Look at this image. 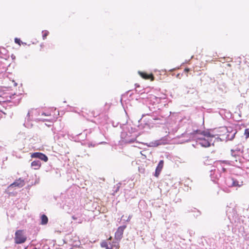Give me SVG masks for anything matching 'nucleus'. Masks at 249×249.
<instances>
[{
	"label": "nucleus",
	"mask_w": 249,
	"mask_h": 249,
	"mask_svg": "<svg viewBox=\"0 0 249 249\" xmlns=\"http://www.w3.org/2000/svg\"><path fill=\"white\" fill-rule=\"evenodd\" d=\"M202 131L201 130H199V129H196V130H194L193 131V132H191V134L193 137V138L194 139H196V134H201V132Z\"/></svg>",
	"instance_id": "obj_21"
},
{
	"label": "nucleus",
	"mask_w": 249,
	"mask_h": 249,
	"mask_svg": "<svg viewBox=\"0 0 249 249\" xmlns=\"http://www.w3.org/2000/svg\"><path fill=\"white\" fill-rule=\"evenodd\" d=\"M124 215H123L121 217V219L120 220H125V219H124Z\"/></svg>",
	"instance_id": "obj_41"
},
{
	"label": "nucleus",
	"mask_w": 249,
	"mask_h": 249,
	"mask_svg": "<svg viewBox=\"0 0 249 249\" xmlns=\"http://www.w3.org/2000/svg\"><path fill=\"white\" fill-rule=\"evenodd\" d=\"M120 241L114 240L112 242V244L111 245V247H112V248H115V249H119L120 248L119 242Z\"/></svg>",
	"instance_id": "obj_20"
},
{
	"label": "nucleus",
	"mask_w": 249,
	"mask_h": 249,
	"mask_svg": "<svg viewBox=\"0 0 249 249\" xmlns=\"http://www.w3.org/2000/svg\"><path fill=\"white\" fill-rule=\"evenodd\" d=\"M42 38H43V39H45L47 37V36H48L49 33L48 31L47 30H43L42 31Z\"/></svg>",
	"instance_id": "obj_25"
},
{
	"label": "nucleus",
	"mask_w": 249,
	"mask_h": 249,
	"mask_svg": "<svg viewBox=\"0 0 249 249\" xmlns=\"http://www.w3.org/2000/svg\"><path fill=\"white\" fill-rule=\"evenodd\" d=\"M135 89L141 88L140 86L138 84H135Z\"/></svg>",
	"instance_id": "obj_35"
},
{
	"label": "nucleus",
	"mask_w": 249,
	"mask_h": 249,
	"mask_svg": "<svg viewBox=\"0 0 249 249\" xmlns=\"http://www.w3.org/2000/svg\"><path fill=\"white\" fill-rule=\"evenodd\" d=\"M27 237L23 230L16 231L15 233V243L16 244H21L26 242Z\"/></svg>",
	"instance_id": "obj_4"
},
{
	"label": "nucleus",
	"mask_w": 249,
	"mask_h": 249,
	"mask_svg": "<svg viewBox=\"0 0 249 249\" xmlns=\"http://www.w3.org/2000/svg\"><path fill=\"white\" fill-rule=\"evenodd\" d=\"M236 134V131H235L233 134H232V135L231 136V137H230V136L228 135V137L229 138V140L230 141H232L234 138L235 135Z\"/></svg>",
	"instance_id": "obj_31"
},
{
	"label": "nucleus",
	"mask_w": 249,
	"mask_h": 249,
	"mask_svg": "<svg viewBox=\"0 0 249 249\" xmlns=\"http://www.w3.org/2000/svg\"><path fill=\"white\" fill-rule=\"evenodd\" d=\"M133 131V128L132 127H131V132H130V130H129V134H131Z\"/></svg>",
	"instance_id": "obj_39"
},
{
	"label": "nucleus",
	"mask_w": 249,
	"mask_h": 249,
	"mask_svg": "<svg viewBox=\"0 0 249 249\" xmlns=\"http://www.w3.org/2000/svg\"><path fill=\"white\" fill-rule=\"evenodd\" d=\"M16 94L14 93L10 96V98L12 99H14L16 98Z\"/></svg>",
	"instance_id": "obj_34"
},
{
	"label": "nucleus",
	"mask_w": 249,
	"mask_h": 249,
	"mask_svg": "<svg viewBox=\"0 0 249 249\" xmlns=\"http://www.w3.org/2000/svg\"><path fill=\"white\" fill-rule=\"evenodd\" d=\"M193 146L194 147H195V144H193Z\"/></svg>",
	"instance_id": "obj_50"
},
{
	"label": "nucleus",
	"mask_w": 249,
	"mask_h": 249,
	"mask_svg": "<svg viewBox=\"0 0 249 249\" xmlns=\"http://www.w3.org/2000/svg\"><path fill=\"white\" fill-rule=\"evenodd\" d=\"M240 155L243 152V146L241 144L238 145L237 147L234 149Z\"/></svg>",
	"instance_id": "obj_22"
},
{
	"label": "nucleus",
	"mask_w": 249,
	"mask_h": 249,
	"mask_svg": "<svg viewBox=\"0 0 249 249\" xmlns=\"http://www.w3.org/2000/svg\"><path fill=\"white\" fill-rule=\"evenodd\" d=\"M164 164V161L163 160H160L158 164V165L156 167L155 172L154 173V176L156 177H158L162 170V169L163 168Z\"/></svg>",
	"instance_id": "obj_11"
},
{
	"label": "nucleus",
	"mask_w": 249,
	"mask_h": 249,
	"mask_svg": "<svg viewBox=\"0 0 249 249\" xmlns=\"http://www.w3.org/2000/svg\"><path fill=\"white\" fill-rule=\"evenodd\" d=\"M247 163H248V165L249 166V160L247 162Z\"/></svg>",
	"instance_id": "obj_46"
},
{
	"label": "nucleus",
	"mask_w": 249,
	"mask_h": 249,
	"mask_svg": "<svg viewBox=\"0 0 249 249\" xmlns=\"http://www.w3.org/2000/svg\"><path fill=\"white\" fill-rule=\"evenodd\" d=\"M41 115H44V116H49V114H47V113H46L45 112H42Z\"/></svg>",
	"instance_id": "obj_38"
},
{
	"label": "nucleus",
	"mask_w": 249,
	"mask_h": 249,
	"mask_svg": "<svg viewBox=\"0 0 249 249\" xmlns=\"http://www.w3.org/2000/svg\"><path fill=\"white\" fill-rule=\"evenodd\" d=\"M177 138L179 139L180 138H185L184 139L179 141V143H180L189 142L191 139H194L191 133H187L186 132H184L180 135L177 136Z\"/></svg>",
	"instance_id": "obj_8"
},
{
	"label": "nucleus",
	"mask_w": 249,
	"mask_h": 249,
	"mask_svg": "<svg viewBox=\"0 0 249 249\" xmlns=\"http://www.w3.org/2000/svg\"><path fill=\"white\" fill-rule=\"evenodd\" d=\"M14 40H15V42L16 44H18L19 45H21V43H22V41H21L20 38H18V37H16Z\"/></svg>",
	"instance_id": "obj_28"
},
{
	"label": "nucleus",
	"mask_w": 249,
	"mask_h": 249,
	"mask_svg": "<svg viewBox=\"0 0 249 249\" xmlns=\"http://www.w3.org/2000/svg\"><path fill=\"white\" fill-rule=\"evenodd\" d=\"M39 178H38L37 179H36L35 182V184H38L39 183Z\"/></svg>",
	"instance_id": "obj_37"
},
{
	"label": "nucleus",
	"mask_w": 249,
	"mask_h": 249,
	"mask_svg": "<svg viewBox=\"0 0 249 249\" xmlns=\"http://www.w3.org/2000/svg\"><path fill=\"white\" fill-rule=\"evenodd\" d=\"M11 57L13 59H15V58H16V56L13 54L12 55Z\"/></svg>",
	"instance_id": "obj_40"
},
{
	"label": "nucleus",
	"mask_w": 249,
	"mask_h": 249,
	"mask_svg": "<svg viewBox=\"0 0 249 249\" xmlns=\"http://www.w3.org/2000/svg\"><path fill=\"white\" fill-rule=\"evenodd\" d=\"M168 139L167 136H165L161 138L160 140H158L153 142H151L149 143H144V144L146 145L148 147H157L159 145L162 144H167L168 142Z\"/></svg>",
	"instance_id": "obj_6"
},
{
	"label": "nucleus",
	"mask_w": 249,
	"mask_h": 249,
	"mask_svg": "<svg viewBox=\"0 0 249 249\" xmlns=\"http://www.w3.org/2000/svg\"><path fill=\"white\" fill-rule=\"evenodd\" d=\"M121 104L123 105V103H122V99H121Z\"/></svg>",
	"instance_id": "obj_47"
},
{
	"label": "nucleus",
	"mask_w": 249,
	"mask_h": 249,
	"mask_svg": "<svg viewBox=\"0 0 249 249\" xmlns=\"http://www.w3.org/2000/svg\"><path fill=\"white\" fill-rule=\"evenodd\" d=\"M100 245L102 248H105L106 249H107V248L108 247V245H107V243L106 241H104L102 242L101 243Z\"/></svg>",
	"instance_id": "obj_27"
},
{
	"label": "nucleus",
	"mask_w": 249,
	"mask_h": 249,
	"mask_svg": "<svg viewBox=\"0 0 249 249\" xmlns=\"http://www.w3.org/2000/svg\"><path fill=\"white\" fill-rule=\"evenodd\" d=\"M107 143L106 142H98V143H93L92 142H89L88 143V145H89V147H94L96 145H98V144H106Z\"/></svg>",
	"instance_id": "obj_23"
},
{
	"label": "nucleus",
	"mask_w": 249,
	"mask_h": 249,
	"mask_svg": "<svg viewBox=\"0 0 249 249\" xmlns=\"http://www.w3.org/2000/svg\"><path fill=\"white\" fill-rule=\"evenodd\" d=\"M17 85H18V84L17 83H16L15 82H14V86H17Z\"/></svg>",
	"instance_id": "obj_44"
},
{
	"label": "nucleus",
	"mask_w": 249,
	"mask_h": 249,
	"mask_svg": "<svg viewBox=\"0 0 249 249\" xmlns=\"http://www.w3.org/2000/svg\"><path fill=\"white\" fill-rule=\"evenodd\" d=\"M179 74H178L177 75V77H179Z\"/></svg>",
	"instance_id": "obj_49"
},
{
	"label": "nucleus",
	"mask_w": 249,
	"mask_h": 249,
	"mask_svg": "<svg viewBox=\"0 0 249 249\" xmlns=\"http://www.w3.org/2000/svg\"><path fill=\"white\" fill-rule=\"evenodd\" d=\"M25 185L24 180L20 178L11 184L8 188L13 187H22Z\"/></svg>",
	"instance_id": "obj_12"
},
{
	"label": "nucleus",
	"mask_w": 249,
	"mask_h": 249,
	"mask_svg": "<svg viewBox=\"0 0 249 249\" xmlns=\"http://www.w3.org/2000/svg\"><path fill=\"white\" fill-rule=\"evenodd\" d=\"M31 157L32 158L41 160L45 162L47 161L48 160V158L45 154L39 152H36L32 153Z\"/></svg>",
	"instance_id": "obj_9"
},
{
	"label": "nucleus",
	"mask_w": 249,
	"mask_h": 249,
	"mask_svg": "<svg viewBox=\"0 0 249 249\" xmlns=\"http://www.w3.org/2000/svg\"><path fill=\"white\" fill-rule=\"evenodd\" d=\"M140 88H138V89H135V92L138 93V94H140L142 96V98H145V89H139Z\"/></svg>",
	"instance_id": "obj_18"
},
{
	"label": "nucleus",
	"mask_w": 249,
	"mask_h": 249,
	"mask_svg": "<svg viewBox=\"0 0 249 249\" xmlns=\"http://www.w3.org/2000/svg\"><path fill=\"white\" fill-rule=\"evenodd\" d=\"M244 135L246 136V139H248L249 137V128L245 129Z\"/></svg>",
	"instance_id": "obj_29"
},
{
	"label": "nucleus",
	"mask_w": 249,
	"mask_h": 249,
	"mask_svg": "<svg viewBox=\"0 0 249 249\" xmlns=\"http://www.w3.org/2000/svg\"><path fill=\"white\" fill-rule=\"evenodd\" d=\"M106 249H113V248H112V247H108Z\"/></svg>",
	"instance_id": "obj_42"
},
{
	"label": "nucleus",
	"mask_w": 249,
	"mask_h": 249,
	"mask_svg": "<svg viewBox=\"0 0 249 249\" xmlns=\"http://www.w3.org/2000/svg\"><path fill=\"white\" fill-rule=\"evenodd\" d=\"M224 163L228 164V161L219 160V161H216L214 162V164H215V166L216 168H219V170H220V171L221 173V171H222V172L223 173L226 172L227 171V169L224 167L223 164H224Z\"/></svg>",
	"instance_id": "obj_10"
},
{
	"label": "nucleus",
	"mask_w": 249,
	"mask_h": 249,
	"mask_svg": "<svg viewBox=\"0 0 249 249\" xmlns=\"http://www.w3.org/2000/svg\"><path fill=\"white\" fill-rule=\"evenodd\" d=\"M111 238H112V237L110 236V237L109 238L108 240H111Z\"/></svg>",
	"instance_id": "obj_48"
},
{
	"label": "nucleus",
	"mask_w": 249,
	"mask_h": 249,
	"mask_svg": "<svg viewBox=\"0 0 249 249\" xmlns=\"http://www.w3.org/2000/svg\"><path fill=\"white\" fill-rule=\"evenodd\" d=\"M240 154L238 153L235 150L231 149V156L233 160L232 162H234V161L237 162L238 160L239 162H241V158L240 156Z\"/></svg>",
	"instance_id": "obj_13"
},
{
	"label": "nucleus",
	"mask_w": 249,
	"mask_h": 249,
	"mask_svg": "<svg viewBox=\"0 0 249 249\" xmlns=\"http://www.w3.org/2000/svg\"><path fill=\"white\" fill-rule=\"evenodd\" d=\"M82 134H79V136H82Z\"/></svg>",
	"instance_id": "obj_52"
},
{
	"label": "nucleus",
	"mask_w": 249,
	"mask_h": 249,
	"mask_svg": "<svg viewBox=\"0 0 249 249\" xmlns=\"http://www.w3.org/2000/svg\"><path fill=\"white\" fill-rule=\"evenodd\" d=\"M212 168L210 170V177L211 180L214 182H216L217 180H220V178L221 177V173L220 171L219 168H216L215 166H212Z\"/></svg>",
	"instance_id": "obj_5"
},
{
	"label": "nucleus",
	"mask_w": 249,
	"mask_h": 249,
	"mask_svg": "<svg viewBox=\"0 0 249 249\" xmlns=\"http://www.w3.org/2000/svg\"><path fill=\"white\" fill-rule=\"evenodd\" d=\"M190 70V69L189 68H185V70H184V71L186 72H188V71H189Z\"/></svg>",
	"instance_id": "obj_36"
},
{
	"label": "nucleus",
	"mask_w": 249,
	"mask_h": 249,
	"mask_svg": "<svg viewBox=\"0 0 249 249\" xmlns=\"http://www.w3.org/2000/svg\"><path fill=\"white\" fill-rule=\"evenodd\" d=\"M126 225H124L118 228L115 233L114 239L117 241H121L123 237L124 230L126 229Z\"/></svg>",
	"instance_id": "obj_7"
},
{
	"label": "nucleus",
	"mask_w": 249,
	"mask_h": 249,
	"mask_svg": "<svg viewBox=\"0 0 249 249\" xmlns=\"http://www.w3.org/2000/svg\"><path fill=\"white\" fill-rule=\"evenodd\" d=\"M130 216H129L128 218V219L126 220V221H129L130 220Z\"/></svg>",
	"instance_id": "obj_43"
},
{
	"label": "nucleus",
	"mask_w": 249,
	"mask_h": 249,
	"mask_svg": "<svg viewBox=\"0 0 249 249\" xmlns=\"http://www.w3.org/2000/svg\"><path fill=\"white\" fill-rule=\"evenodd\" d=\"M130 136H129L128 133L125 132H123L121 134V137L122 141L124 140V138H128Z\"/></svg>",
	"instance_id": "obj_24"
},
{
	"label": "nucleus",
	"mask_w": 249,
	"mask_h": 249,
	"mask_svg": "<svg viewBox=\"0 0 249 249\" xmlns=\"http://www.w3.org/2000/svg\"><path fill=\"white\" fill-rule=\"evenodd\" d=\"M25 120H27V121H29L30 120V111L28 112L27 116L25 118Z\"/></svg>",
	"instance_id": "obj_33"
},
{
	"label": "nucleus",
	"mask_w": 249,
	"mask_h": 249,
	"mask_svg": "<svg viewBox=\"0 0 249 249\" xmlns=\"http://www.w3.org/2000/svg\"><path fill=\"white\" fill-rule=\"evenodd\" d=\"M145 216H146L147 218H151L152 217V213L151 212H146L145 213Z\"/></svg>",
	"instance_id": "obj_30"
},
{
	"label": "nucleus",
	"mask_w": 249,
	"mask_h": 249,
	"mask_svg": "<svg viewBox=\"0 0 249 249\" xmlns=\"http://www.w3.org/2000/svg\"><path fill=\"white\" fill-rule=\"evenodd\" d=\"M138 72L141 76L144 79H150V77L152 76V75L148 74L144 72H141L139 71Z\"/></svg>",
	"instance_id": "obj_19"
},
{
	"label": "nucleus",
	"mask_w": 249,
	"mask_h": 249,
	"mask_svg": "<svg viewBox=\"0 0 249 249\" xmlns=\"http://www.w3.org/2000/svg\"><path fill=\"white\" fill-rule=\"evenodd\" d=\"M216 139L220 140L219 137L215 138L214 140H213V139H208L203 137H198L196 138V144H199L203 147L207 148L210 147L212 145H213Z\"/></svg>",
	"instance_id": "obj_3"
},
{
	"label": "nucleus",
	"mask_w": 249,
	"mask_h": 249,
	"mask_svg": "<svg viewBox=\"0 0 249 249\" xmlns=\"http://www.w3.org/2000/svg\"><path fill=\"white\" fill-rule=\"evenodd\" d=\"M48 218L45 214H42L40 216V224L42 225H45L48 222Z\"/></svg>",
	"instance_id": "obj_15"
},
{
	"label": "nucleus",
	"mask_w": 249,
	"mask_h": 249,
	"mask_svg": "<svg viewBox=\"0 0 249 249\" xmlns=\"http://www.w3.org/2000/svg\"><path fill=\"white\" fill-rule=\"evenodd\" d=\"M220 182L228 187L240 186L239 182L231 176L227 175L221 178Z\"/></svg>",
	"instance_id": "obj_2"
},
{
	"label": "nucleus",
	"mask_w": 249,
	"mask_h": 249,
	"mask_svg": "<svg viewBox=\"0 0 249 249\" xmlns=\"http://www.w3.org/2000/svg\"><path fill=\"white\" fill-rule=\"evenodd\" d=\"M41 166V162L39 160H35L32 162L31 166L35 170L38 169Z\"/></svg>",
	"instance_id": "obj_16"
},
{
	"label": "nucleus",
	"mask_w": 249,
	"mask_h": 249,
	"mask_svg": "<svg viewBox=\"0 0 249 249\" xmlns=\"http://www.w3.org/2000/svg\"><path fill=\"white\" fill-rule=\"evenodd\" d=\"M136 138H137V136L135 137V138H133L131 139H129L128 138H124V140H123V142L124 143H129V144L133 143L136 141Z\"/></svg>",
	"instance_id": "obj_17"
},
{
	"label": "nucleus",
	"mask_w": 249,
	"mask_h": 249,
	"mask_svg": "<svg viewBox=\"0 0 249 249\" xmlns=\"http://www.w3.org/2000/svg\"><path fill=\"white\" fill-rule=\"evenodd\" d=\"M201 135L204 136V138L208 139H213V138H214V135L211 134L209 130H207V131L202 130L201 132Z\"/></svg>",
	"instance_id": "obj_14"
},
{
	"label": "nucleus",
	"mask_w": 249,
	"mask_h": 249,
	"mask_svg": "<svg viewBox=\"0 0 249 249\" xmlns=\"http://www.w3.org/2000/svg\"><path fill=\"white\" fill-rule=\"evenodd\" d=\"M147 99L149 104L150 105L148 107L149 110L152 111L151 113H147L146 115L150 116V118L147 120V123L154 124H164L167 122V119L171 115V112L165 111L158 108V110H154L155 107V105L159 103L160 98L152 94H149L147 96L145 97ZM146 114H143L142 118L144 117Z\"/></svg>",
	"instance_id": "obj_1"
},
{
	"label": "nucleus",
	"mask_w": 249,
	"mask_h": 249,
	"mask_svg": "<svg viewBox=\"0 0 249 249\" xmlns=\"http://www.w3.org/2000/svg\"><path fill=\"white\" fill-rule=\"evenodd\" d=\"M20 99H21V98H18V103L19 102V101H20Z\"/></svg>",
	"instance_id": "obj_45"
},
{
	"label": "nucleus",
	"mask_w": 249,
	"mask_h": 249,
	"mask_svg": "<svg viewBox=\"0 0 249 249\" xmlns=\"http://www.w3.org/2000/svg\"><path fill=\"white\" fill-rule=\"evenodd\" d=\"M132 93H131V94H130V96H131L132 95Z\"/></svg>",
	"instance_id": "obj_51"
},
{
	"label": "nucleus",
	"mask_w": 249,
	"mask_h": 249,
	"mask_svg": "<svg viewBox=\"0 0 249 249\" xmlns=\"http://www.w3.org/2000/svg\"><path fill=\"white\" fill-rule=\"evenodd\" d=\"M121 184V183H119L118 184H117V186L116 187L115 190L114 191L115 193H117L119 191Z\"/></svg>",
	"instance_id": "obj_32"
},
{
	"label": "nucleus",
	"mask_w": 249,
	"mask_h": 249,
	"mask_svg": "<svg viewBox=\"0 0 249 249\" xmlns=\"http://www.w3.org/2000/svg\"><path fill=\"white\" fill-rule=\"evenodd\" d=\"M194 211H192V212H195L196 213V214H194V216L197 217L198 216H199L201 214V212L198 210H196V208H194Z\"/></svg>",
	"instance_id": "obj_26"
}]
</instances>
